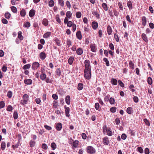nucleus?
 Listing matches in <instances>:
<instances>
[{
	"label": "nucleus",
	"mask_w": 154,
	"mask_h": 154,
	"mask_svg": "<svg viewBox=\"0 0 154 154\" xmlns=\"http://www.w3.org/2000/svg\"><path fill=\"white\" fill-rule=\"evenodd\" d=\"M20 13L21 16L23 17H24L26 14L25 10L24 8L22 9L20 11Z\"/></svg>",
	"instance_id": "obj_20"
},
{
	"label": "nucleus",
	"mask_w": 154,
	"mask_h": 154,
	"mask_svg": "<svg viewBox=\"0 0 154 154\" xmlns=\"http://www.w3.org/2000/svg\"><path fill=\"white\" fill-rule=\"evenodd\" d=\"M109 103L111 104H113L115 103L114 99L112 97H111L109 99Z\"/></svg>",
	"instance_id": "obj_52"
},
{
	"label": "nucleus",
	"mask_w": 154,
	"mask_h": 154,
	"mask_svg": "<svg viewBox=\"0 0 154 154\" xmlns=\"http://www.w3.org/2000/svg\"><path fill=\"white\" fill-rule=\"evenodd\" d=\"M40 57L42 60H44L46 57L45 53L44 52H41L39 55Z\"/></svg>",
	"instance_id": "obj_15"
},
{
	"label": "nucleus",
	"mask_w": 154,
	"mask_h": 154,
	"mask_svg": "<svg viewBox=\"0 0 154 154\" xmlns=\"http://www.w3.org/2000/svg\"><path fill=\"white\" fill-rule=\"evenodd\" d=\"M54 3L53 0H50L48 3V5L50 7H52L54 5Z\"/></svg>",
	"instance_id": "obj_37"
},
{
	"label": "nucleus",
	"mask_w": 154,
	"mask_h": 154,
	"mask_svg": "<svg viewBox=\"0 0 154 154\" xmlns=\"http://www.w3.org/2000/svg\"><path fill=\"white\" fill-rule=\"evenodd\" d=\"M100 107V105L98 103H95V107L97 110H98Z\"/></svg>",
	"instance_id": "obj_64"
},
{
	"label": "nucleus",
	"mask_w": 154,
	"mask_h": 154,
	"mask_svg": "<svg viewBox=\"0 0 154 154\" xmlns=\"http://www.w3.org/2000/svg\"><path fill=\"white\" fill-rule=\"evenodd\" d=\"M55 128L57 131H60L62 128V124L61 123L59 122L56 124Z\"/></svg>",
	"instance_id": "obj_7"
},
{
	"label": "nucleus",
	"mask_w": 154,
	"mask_h": 154,
	"mask_svg": "<svg viewBox=\"0 0 154 154\" xmlns=\"http://www.w3.org/2000/svg\"><path fill=\"white\" fill-rule=\"evenodd\" d=\"M142 38L143 40L146 42H148V40L146 35L145 33H143L142 35Z\"/></svg>",
	"instance_id": "obj_19"
},
{
	"label": "nucleus",
	"mask_w": 154,
	"mask_h": 154,
	"mask_svg": "<svg viewBox=\"0 0 154 154\" xmlns=\"http://www.w3.org/2000/svg\"><path fill=\"white\" fill-rule=\"evenodd\" d=\"M5 103L3 101L0 102V109H2L5 107Z\"/></svg>",
	"instance_id": "obj_50"
},
{
	"label": "nucleus",
	"mask_w": 154,
	"mask_h": 154,
	"mask_svg": "<svg viewBox=\"0 0 154 154\" xmlns=\"http://www.w3.org/2000/svg\"><path fill=\"white\" fill-rule=\"evenodd\" d=\"M107 29L108 34L109 35H110L112 32V29L110 26H107Z\"/></svg>",
	"instance_id": "obj_28"
},
{
	"label": "nucleus",
	"mask_w": 154,
	"mask_h": 154,
	"mask_svg": "<svg viewBox=\"0 0 154 154\" xmlns=\"http://www.w3.org/2000/svg\"><path fill=\"white\" fill-rule=\"evenodd\" d=\"M92 14L93 15L95 16L97 18H99L100 15L97 12L94 11L92 13Z\"/></svg>",
	"instance_id": "obj_57"
},
{
	"label": "nucleus",
	"mask_w": 154,
	"mask_h": 154,
	"mask_svg": "<svg viewBox=\"0 0 154 154\" xmlns=\"http://www.w3.org/2000/svg\"><path fill=\"white\" fill-rule=\"evenodd\" d=\"M116 108L115 107H113L110 109V111L113 113L115 112L116 111Z\"/></svg>",
	"instance_id": "obj_59"
},
{
	"label": "nucleus",
	"mask_w": 154,
	"mask_h": 154,
	"mask_svg": "<svg viewBox=\"0 0 154 154\" xmlns=\"http://www.w3.org/2000/svg\"><path fill=\"white\" fill-rule=\"evenodd\" d=\"M134 87L133 85H131L129 87V88L131 89V91L132 92L135 91V89H134Z\"/></svg>",
	"instance_id": "obj_54"
},
{
	"label": "nucleus",
	"mask_w": 154,
	"mask_h": 154,
	"mask_svg": "<svg viewBox=\"0 0 154 154\" xmlns=\"http://www.w3.org/2000/svg\"><path fill=\"white\" fill-rule=\"evenodd\" d=\"M2 71L4 72H5L7 70V67L5 65H3L2 68Z\"/></svg>",
	"instance_id": "obj_60"
},
{
	"label": "nucleus",
	"mask_w": 154,
	"mask_h": 154,
	"mask_svg": "<svg viewBox=\"0 0 154 154\" xmlns=\"http://www.w3.org/2000/svg\"><path fill=\"white\" fill-rule=\"evenodd\" d=\"M129 65L131 69H134V64L132 61L130 60L129 61Z\"/></svg>",
	"instance_id": "obj_34"
},
{
	"label": "nucleus",
	"mask_w": 154,
	"mask_h": 154,
	"mask_svg": "<svg viewBox=\"0 0 154 154\" xmlns=\"http://www.w3.org/2000/svg\"><path fill=\"white\" fill-rule=\"evenodd\" d=\"M1 146L2 150H4L6 146V143L5 142L3 141L2 142Z\"/></svg>",
	"instance_id": "obj_35"
},
{
	"label": "nucleus",
	"mask_w": 154,
	"mask_h": 154,
	"mask_svg": "<svg viewBox=\"0 0 154 154\" xmlns=\"http://www.w3.org/2000/svg\"><path fill=\"white\" fill-rule=\"evenodd\" d=\"M39 66V64L37 62H35L32 63V68L33 69L35 70L37 69Z\"/></svg>",
	"instance_id": "obj_6"
},
{
	"label": "nucleus",
	"mask_w": 154,
	"mask_h": 154,
	"mask_svg": "<svg viewBox=\"0 0 154 154\" xmlns=\"http://www.w3.org/2000/svg\"><path fill=\"white\" fill-rule=\"evenodd\" d=\"M118 5L120 9L121 10L123 11V8L122 5V3L120 2H119L118 3Z\"/></svg>",
	"instance_id": "obj_53"
},
{
	"label": "nucleus",
	"mask_w": 154,
	"mask_h": 154,
	"mask_svg": "<svg viewBox=\"0 0 154 154\" xmlns=\"http://www.w3.org/2000/svg\"><path fill=\"white\" fill-rule=\"evenodd\" d=\"M13 110V107L11 105H9L7 109V111L9 112Z\"/></svg>",
	"instance_id": "obj_61"
},
{
	"label": "nucleus",
	"mask_w": 154,
	"mask_h": 154,
	"mask_svg": "<svg viewBox=\"0 0 154 154\" xmlns=\"http://www.w3.org/2000/svg\"><path fill=\"white\" fill-rule=\"evenodd\" d=\"M76 36L77 38L79 40H81L82 38V35L81 31H78L76 33Z\"/></svg>",
	"instance_id": "obj_16"
},
{
	"label": "nucleus",
	"mask_w": 154,
	"mask_h": 154,
	"mask_svg": "<svg viewBox=\"0 0 154 154\" xmlns=\"http://www.w3.org/2000/svg\"><path fill=\"white\" fill-rule=\"evenodd\" d=\"M137 149L139 152L141 153H142L143 152V149L141 147H138L137 148Z\"/></svg>",
	"instance_id": "obj_63"
},
{
	"label": "nucleus",
	"mask_w": 154,
	"mask_h": 154,
	"mask_svg": "<svg viewBox=\"0 0 154 154\" xmlns=\"http://www.w3.org/2000/svg\"><path fill=\"white\" fill-rule=\"evenodd\" d=\"M66 44L68 47H69L72 45L71 42L69 39H67L66 41Z\"/></svg>",
	"instance_id": "obj_55"
},
{
	"label": "nucleus",
	"mask_w": 154,
	"mask_h": 154,
	"mask_svg": "<svg viewBox=\"0 0 154 154\" xmlns=\"http://www.w3.org/2000/svg\"><path fill=\"white\" fill-rule=\"evenodd\" d=\"M66 4L67 7L70 9L71 7V5L69 2L68 1H67L66 2Z\"/></svg>",
	"instance_id": "obj_58"
},
{
	"label": "nucleus",
	"mask_w": 154,
	"mask_h": 154,
	"mask_svg": "<svg viewBox=\"0 0 154 154\" xmlns=\"http://www.w3.org/2000/svg\"><path fill=\"white\" fill-rule=\"evenodd\" d=\"M31 67V65L30 64H26L23 66V69H29Z\"/></svg>",
	"instance_id": "obj_27"
},
{
	"label": "nucleus",
	"mask_w": 154,
	"mask_h": 154,
	"mask_svg": "<svg viewBox=\"0 0 154 154\" xmlns=\"http://www.w3.org/2000/svg\"><path fill=\"white\" fill-rule=\"evenodd\" d=\"M85 69L84 70H91V66H90V61L89 60H86L85 61Z\"/></svg>",
	"instance_id": "obj_4"
},
{
	"label": "nucleus",
	"mask_w": 154,
	"mask_h": 154,
	"mask_svg": "<svg viewBox=\"0 0 154 154\" xmlns=\"http://www.w3.org/2000/svg\"><path fill=\"white\" fill-rule=\"evenodd\" d=\"M29 101V96L27 94H24L22 97V100L20 101V104L22 105L27 104Z\"/></svg>",
	"instance_id": "obj_1"
},
{
	"label": "nucleus",
	"mask_w": 154,
	"mask_h": 154,
	"mask_svg": "<svg viewBox=\"0 0 154 154\" xmlns=\"http://www.w3.org/2000/svg\"><path fill=\"white\" fill-rule=\"evenodd\" d=\"M127 6L130 10H131L133 8L132 2L131 1H129L127 3Z\"/></svg>",
	"instance_id": "obj_22"
},
{
	"label": "nucleus",
	"mask_w": 154,
	"mask_h": 154,
	"mask_svg": "<svg viewBox=\"0 0 154 154\" xmlns=\"http://www.w3.org/2000/svg\"><path fill=\"white\" fill-rule=\"evenodd\" d=\"M7 95L9 98H11L12 96V91H9L8 92Z\"/></svg>",
	"instance_id": "obj_56"
},
{
	"label": "nucleus",
	"mask_w": 154,
	"mask_h": 154,
	"mask_svg": "<svg viewBox=\"0 0 154 154\" xmlns=\"http://www.w3.org/2000/svg\"><path fill=\"white\" fill-rule=\"evenodd\" d=\"M84 76L85 79L88 80L90 79L91 76V70H84Z\"/></svg>",
	"instance_id": "obj_2"
},
{
	"label": "nucleus",
	"mask_w": 154,
	"mask_h": 154,
	"mask_svg": "<svg viewBox=\"0 0 154 154\" xmlns=\"http://www.w3.org/2000/svg\"><path fill=\"white\" fill-rule=\"evenodd\" d=\"M126 112L129 114H131L133 112V109L132 107H128L127 109Z\"/></svg>",
	"instance_id": "obj_25"
},
{
	"label": "nucleus",
	"mask_w": 154,
	"mask_h": 154,
	"mask_svg": "<svg viewBox=\"0 0 154 154\" xmlns=\"http://www.w3.org/2000/svg\"><path fill=\"white\" fill-rule=\"evenodd\" d=\"M5 16L6 18L9 19L11 17V14L9 12H7L5 14Z\"/></svg>",
	"instance_id": "obj_40"
},
{
	"label": "nucleus",
	"mask_w": 154,
	"mask_h": 154,
	"mask_svg": "<svg viewBox=\"0 0 154 154\" xmlns=\"http://www.w3.org/2000/svg\"><path fill=\"white\" fill-rule=\"evenodd\" d=\"M58 104V102L57 101L54 100L53 103V106L55 108H57Z\"/></svg>",
	"instance_id": "obj_42"
},
{
	"label": "nucleus",
	"mask_w": 154,
	"mask_h": 154,
	"mask_svg": "<svg viewBox=\"0 0 154 154\" xmlns=\"http://www.w3.org/2000/svg\"><path fill=\"white\" fill-rule=\"evenodd\" d=\"M90 47L91 48V51L93 52H95L96 51V48L95 44H91Z\"/></svg>",
	"instance_id": "obj_9"
},
{
	"label": "nucleus",
	"mask_w": 154,
	"mask_h": 154,
	"mask_svg": "<svg viewBox=\"0 0 154 154\" xmlns=\"http://www.w3.org/2000/svg\"><path fill=\"white\" fill-rule=\"evenodd\" d=\"M22 32L20 31L18 32V37L20 40H22L23 39V37L21 35Z\"/></svg>",
	"instance_id": "obj_41"
},
{
	"label": "nucleus",
	"mask_w": 154,
	"mask_h": 154,
	"mask_svg": "<svg viewBox=\"0 0 154 154\" xmlns=\"http://www.w3.org/2000/svg\"><path fill=\"white\" fill-rule=\"evenodd\" d=\"M35 14V11L34 9L31 10L29 13V15L30 17L34 16Z\"/></svg>",
	"instance_id": "obj_11"
},
{
	"label": "nucleus",
	"mask_w": 154,
	"mask_h": 154,
	"mask_svg": "<svg viewBox=\"0 0 154 154\" xmlns=\"http://www.w3.org/2000/svg\"><path fill=\"white\" fill-rule=\"evenodd\" d=\"M48 20L44 18L42 20V23L44 26H46L48 25Z\"/></svg>",
	"instance_id": "obj_26"
},
{
	"label": "nucleus",
	"mask_w": 154,
	"mask_h": 154,
	"mask_svg": "<svg viewBox=\"0 0 154 154\" xmlns=\"http://www.w3.org/2000/svg\"><path fill=\"white\" fill-rule=\"evenodd\" d=\"M24 83L27 85H31L32 84V81L31 79H25L24 81Z\"/></svg>",
	"instance_id": "obj_13"
},
{
	"label": "nucleus",
	"mask_w": 154,
	"mask_h": 154,
	"mask_svg": "<svg viewBox=\"0 0 154 154\" xmlns=\"http://www.w3.org/2000/svg\"><path fill=\"white\" fill-rule=\"evenodd\" d=\"M46 75L45 73H42L40 75V78L41 80L43 81L46 78Z\"/></svg>",
	"instance_id": "obj_31"
},
{
	"label": "nucleus",
	"mask_w": 154,
	"mask_h": 154,
	"mask_svg": "<svg viewBox=\"0 0 154 154\" xmlns=\"http://www.w3.org/2000/svg\"><path fill=\"white\" fill-rule=\"evenodd\" d=\"M61 72L60 69L57 68L56 71V74L58 76H60L61 74Z\"/></svg>",
	"instance_id": "obj_30"
},
{
	"label": "nucleus",
	"mask_w": 154,
	"mask_h": 154,
	"mask_svg": "<svg viewBox=\"0 0 154 154\" xmlns=\"http://www.w3.org/2000/svg\"><path fill=\"white\" fill-rule=\"evenodd\" d=\"M13 117L14 119H16L18 118L17 112L16 111H14L13 113Z\"/></svg>",
	"instance_id": "obj_47"
},
{
	"label": "nucleus",
	"mask_w": 154,
	"mask_h": 154,
	"mask_svg": "<svg viewBox=\"0 0 154 154\" xmlns=\"http://www.w3.org/2000/svg\"><path fill=\"white\" fill-rule=\"evenodd\" d=\"M86 149V151L88 153L90 154H94L96 152L95 149L92 146H88Z\"/></svg>",
	"instance_id": "obj_3"
},
{
	"label": "nucleus",
	"mask_w": 154,
	"mask_h": 154,
	"mask_svg": "<svg viewBox=\"0 0 154 154\" xmlns=\"http://www.w3.org/2000/svg\"><path fill=\"white\" fill-rule=\"evenodd\" d=\"M64 107L65 109L66 116L69 117L70 116L69 114L70 109L69 107H66V106H65Z\"/></svg>",
	"instance_id": "obj_8"
},
{
	"label": "nucleus",
	"mask_w": 154,
	"mask_h": 154,
	"mask_svg": "<svg viewBox=\"0 0 154 154\" xmlns=\"http://www.w3.org/2000/svg\"><path fill=\"white\" fill-rule=\"evenodd\" d=\"M103 143L105 145H107L109 143V140L107 137H103Z\"/></svg>",
	"instance_id": "obj_5"
},
{
	"label": "nucleus",
	"mask_w": 154,
	"mask_h": 154,
	"mask_svg": "<svg viewBox=\"0 0 154 154\" xmlns=\"http://www.w3.org/2000/svg\"><path fill=\"white\" fill-rule=\"evenodd\" d=\"M54 41L57 45L58 46H60L61 45L60 41L58 38H55L54 39Z\"/></svg>",
	"instance_id": "obj_33"
},
{
	"label": "nucleus",
	"mask_w": 154,
	"mask_h": 154,
	"mask_svg": "<svg viewBox=\"0 0 154 154\" xmlns=\"http://www.w3.org/2000/svg\"><path fill=\"white\" fill-rule=\"evenodd\" d=\"M83 84L82 83H79L78 85V89L79 90H81L83 88Z\"/></svg>",
	"instance_id": "obj_29"
},
{
	"label": "nucleus",
	"mask_w": 154,
	"mask_h": 154,
	"mask_svg": "<svg viewBox=\"0 0 154 154\" xmlns=\"http://www.w3.org/2000/svg\"><path fill=\"white\" fill-rule=\"evenodd\" d=\"M103 61L105 62L106 65V66H109V62L108 60L106 58H104L103 59Z\"/></svg>",
	"instance_id": "obj_36"
},
{
	"label": "nucleus",
	"mask_w": 154,
	"mask_h": 154,
	"mask_svg": "<svg viewBox=\"0 0 154 154\" xmlns=\"http://www.w3.org/2000/svg\"><path fill=\"white\" fill-rule=\"evenodd\" d=\"M79 141L77 140H75L73 143V147L75 148L77 147L78 145Z\"/></svg>",
	"instance_id": "obj_24"
},
{
	"label": "nucleus",
	"mask_w": 154,
	"mask_h": 154,
	"mask_svg": "<svg viewBox=\"0 0 154 154\" xmlns=\"http://www.w3.org/2000/svg\"><path fill=\"white\" fill-rule=\"evenodd\" d=\"M142 24L144 26H145L146 24V19L145 16H143L142 17Z\"/></svg>",
	"instance_id": "obj_18"
},
{
	"label": "nucleus",
	"mask_w": 154,
	"mask_h": 154,
	"mask_svg": "<svg viewBox=\"0 0 154 154\" xmlns=\"http://www.w3.org/2000/svg\"><path fill=\"white\" fill-rule=\"evenodd\" d=\"M65 101L66 104L69 105L70 103V97L69 96L67 95L65 98Z\"/></svg>",
	"instance_id": "obj_14"
},
{
	"label": "nucleus",
	"mask_w": 154,
	"mask_h": 154,
	"mask_svg": "<svg viewBox=\"0 0 154 154\" xmlns=\"http://www.w3.org/2000/svg\"><path fill=\"white\" fill-rule=\"evenodd\" d=\"M75 15L77 18H79L81 17L82 14L81 12H77L76 13Z\"/></svg>",
	"instance_id": "obj_49"
},
{
	"label": "nucleus",
	"mask_w": 154,
	"mask_h": 154,
	"mask_svg": "<svg viewBox=\"0 0 154 154\" xmlns=\"http://www.w3.org/2000/svg\"><path fill=\"white\" fill-rule=\"evenodd\" d=\"M51 146L53 150H54L56 149L57 146L56 143L53 142L51 143Z\"/></svg>",
	"instance_id": "obj_48"
},
{
	"label": "nucleus",
	"mask_w": 154,
	"mask_h": 154,
	"mask_svg": "<svg viewBox=\"0 0 154 154\" xmlns=\"http://www.w3.org/2000/svg\"><path fill=\"white\" fill-rule=\"evenodd\" d=\"M144 121L145 123L148 126H149L150 125V123L149 122V121L146 119H144Z\"/></svg>",
	"instance_id": "obj_62"
},
{
	"label": "nucleus",
	"mask_w": 154,
	"mask_h": 154,
	"mask_svg": "<svg viewBox=\"0 0 154 154\" xmlns=\"http://www.w3.org/2000/svg\"><path fill=\"white\" fill-rule=\"evenodd\" d=\"M102 6L104 10L107 11L108 10V8L106 3H103L102 4Z\"/></svg>",
	"instance_id": "obj_44"
},
{
	"label": "nucleus",
	"mask_w": 154,
	"mask_h": 154,
	"mask_svg": "<svg viewBox=\"0 0 154 154\" xmlns=\"http://www.w3.org/2000/svg\"><path fill=\"white\" fill-rule=\"evenodd\" d=\"M12 11L14 13H16L17 11V10L16 8L14 6H12L11 7Z\"/></svg>",
	"instance_id": "obj_39"
},
{
	"label": "nucleus",
	"mask_w": 154,
	"mask_h": 154,
	"mask_svg": "<svg viewBox=\"0 0 154 154\" xmlns=\"http://www.w3.org/2000/svg\"><path fill=\"white\" fill-rule=\"evenodd\" d=\"M35 144V142L34 141L31 140L29 142V145L31 147H33Z\"/></svg>",
	"instance_id": "obj_38"
},
{
	"label": "nucleus",
	"mask_w": 154,
	"mask_h": 154,
	"mask_svg": "<svg viewBox=\"0 0 154 154\" xmlns=\"http://www.w3.org/2000/svg\"><path fill=\"white\" fill-rule=\"evenodd\" d=\"M77 54L79 55H81L83 53L82 49L81 48H79L76 50Z\"/></svg>",
	"instance_id": "obj_10"
},
{
	"label": "nucleus",
	"mask_w": 154,
	"mask_h": 154,
	"mask_svg": "<svg viewBox=\"0 0 154 154\" xmlns=\"http://www.w3.org/2000/svg\"><path fill=\"white\" fill-rule=\"evenodd\" d=\"M72 15V13L70 11H68L66 13V17H67L69 18H70L71 17Z\"/></svg>",
	"instance_id": "obj_43"
},
{
	"label": "nucleus",
	"mask_w": 154,
	"mask_h": 154,
	"mask_svg": "<svg viewBox=\"0 0 154 154\" xmlns=\"http://www.w3.org/2000/svg\"><path fill=\"white\" fill-rule=\"evenodd\" d=\"M30 26V23L29 22H27L26 23H25L24 25V26L28 28Z\"/></svg>",
	"instance_id": "obj_51"
},
{
	"label": "nucleus",
	"mask_w": 154,
	"mask_h": 154,
	"mask_svg": "<svg viewBox=\"0 0 154 154\" xmlns=\"http://www.w3.org/2000/svg\"><path fill=\"white\" fill-rule=\"evenodd\" d=\"M74 60V57L73 56H70L68 60V62L69 64L71 65L73 63Z\"/></svg>",
	"instance_id": "obj_12"
},
{
	"label": "nucleus",
	"mask_w": 154,
	"mask_h": 154,
	"mask_svg": "<svg viewBox=\"0 0 154 154\" xmlns=\"http://www.w3.org/2000/svg\"><path fill=\"white\" fill-rule=\"evenodd\" d=\"M147 82L149 85H151L152 83V79L150 77H149L147 79Z\"/></svg>",
	"instance_id": "obj_45"
},
{
	"label": "nucleus",
	"mask_w": 154,
	"mask_h": 154,
	"mask_svg": "<svg viewBox=\"0 0 154 154\" xmlns=\"http://www.w3.org/2000/svg\"><path fill=\"white\" fill-rule=\"evenodd\" d=\"M106 134H107L109 136H111L112 135V132L111 129L109 128H108L106 129Z\"/></svg>",
	"instance_id": "obj_21"
},
{
	"label": "nucleus",
	"mask_w": 154,
	"mask_h": 154,
	"mask_svg": "<svg viewBox=\"0 0 154 154\" xmlns=\"http://www.w3.org/2000/svg\"><path fill=\"white\" fill-rule=\"evenodd\" d=\"M51 35V33L50 32H48L45 33L43 35V37L44 38H47L49 37Z\"/></svg>",
	"instance_id": "obj_32"
},
{
	"label": "nucleus",
	"mask_w": 154,
	"mask_h": 154,
	"mask_svg": "<svg viewBox=\"0 0 154 154\" xmlns=\"http://www.w3.org/2000/svg\"><path fill=\"white\" fill-rule=\"evenodd\" d=\"M98 23L95 21H94L92 23V26L93 29H97L98 27Z\"/></svg>",
	"instance_id": "obj_17"
},
{
	"label": "nucleus",
	"mask_w": 154,
	"mask_h": 154,
	"mask_svg": "<svg viewBox=\"0 0 154 154\" xmlns=\"http://www.w3.org/2000/svg\"><path fill=\"white\" fill-rule=\"evenodd\" d=\"M58 4L61 6L63 7L64 5V1L63 0H58Z\"/></svg>",
	"instance_id": "obj_46"
},
{
	"label": "nucleus",
	"mask_w": 154,
	"mask_h": 154,
	"mask_svg": "<svg viewBox=\"0 0 154 154\" xmlns=\"http://www.w3.org/2000/svg\"><path fill=\"white\" fill-rule=\"evenodd\" d=\"M111 83L112 85H116L117 84V81L116 79L112 78L111 80Z\"/></svg>",
	"instance_id": "obj_23"
}]
</instances>
